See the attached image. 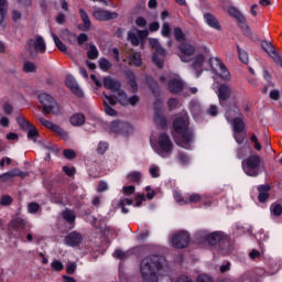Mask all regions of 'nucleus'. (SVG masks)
<instances>
[{
	"mask_svg": "<svg viewBox=\"0 0 282 282\" xmlns=\"http://www.w3.org/2000/svg\"><path fill=\"white\" fill-rule=\"evenodd\" d=\"M180 58L182 63H191L193 61V57L195 56V46L191 43L184 42L180 44Z\"/></svg>",
	"mask_w": 282,
	"mask_h": 282,
	"instance_id": "11",
	"label": "nucleus"
},
{
	"mask_svg": "<svg viewBox=\"0 0 282 282\" xmlns=\"http://www.w3.org/2000/svg\"><path fill=\"white\" fill-rule=\"evenodd\" d=\"M237 116H239V108L237 107L226 112V119L228 122H231L234 127V133H242L243 129H246V123L243 122V119Z\"/></svg>",
	"mask_w": 282,
	"mask_h": 282,
	"instance_id": "7",
	"label": "nucleus"
},
{
	"mask_svg": "<svg viewBox=\"0 0 282 282\" xmlns=\"http://www.w3.org/2000/svg\"><path fill=\"white\" fill-rule=\"evenodd\" d=\"M151 177H160V167L158 165H152L150 167Z\"/></svg>",
	"mask_w": 282,
	"mask_h": 282,
	"instance_id": "63",
	"label": "nucleus"
},
{
	"mask_svg": "<svg viewBox=\"0 0 282 282\" xmlns=\"http://www.w3.org/2000/svg\"><path fill=\"white\" fill-rule=\"evenodd\" d=\"M173 282H193V279L188 275H180Z\"/></svg>",
	"mask_w": 282,
	"mask_h": 282,
	"instance_id": "64",
	"label": "nucleus"
},
{
	"mask_svg": "<svg viewBox=\"0 0 282 282\" xmlns=\"http://www.w3.org/2000/svg\"><path fill=\"white\" fill-rule=\"evenodd\" d=\"M25 175H28L25 172H21L19 169H13L0 175V184H6V182H10V180L14 177H25Z\"/></svg>",
	"mask_w": 282,
	"mask_h": 282,
	"instance_id": "21",
	"label": "nucleus"
},
{
	"mask_svg": "<svg viewBox=\"0 0 282 282\" xmlns=\"http://www.w3.org/2000/svg\"><path fill=\"white\" fill-rule=\"evenodd\" d=\"M270 58L278 65L279 67H282V56L280 55L279 52H274L273 54L270 55Z\"/></svg>",
	"mask_w": 282,
	"mask_h": 282,
	"instance_id": "50",
	"label": "nucleus"
},
{
	"mask_svg": "<svg viewBox=\"0 0 282 282\" xmlns=\"http://www.w3.org/2000/svg\"><path fill=\"white\" fill-rule=\"evenodd\" d=\"M104 109H105V113H107V116H112V117L118 116V112L113 108H111V106H109L107 100H104Z\"/></svg>",
	"mask_w": 282,
	"mask_h": 282,
	"instance_id": "47",
	"label": "nucleus"
},
{
	"mask_svg": "<svg viewBox=\"0 0 282 282\" xmlns=\"http://www.w3.org/2000/svg\"><path fill=\"white\" fill-rule=\"evenodd\" d=\"M0 204L1 206H10V204H12V197H10V195L2 196L0 199Z\"/></svg>",
	"mask_w": 282,
	"mask_h": 282,
	"instance_id": "62",
	"label": "nucleus"
},
{
	"mask_svg": "<svg viewBox=\"0 0 282 282\" xmlns=\"http://www.w3.org/2000/svg\"><path fill=\"white\" fill-rule=\"evenodd\" d=\"M39 122L41 124H43V127H45L46 129H50L51 131H53V133H57L58 137L63 138L64 140H67V138H69V134H67V131H65L63 128H61V126L55 124L54 122L41 117V116H36Z\"/></svg>",
	"mask_w": 282,
	"mask_h": 282,
	"instance_id": "12",
	"label": "nucleus"
},
{
	"mask_svg": "<svg viewBox=\"0 0 282 282\" xmlns=\"http://www.w3.org/2000/svg\"><path fill=\"white\" fill-rule=\"evenodd\" d=\"M63 155L66 160H74V158H76V152L74 150H64Z\"/></svg>",
	"mask_w": 282,
	"mask_h": 282,
	"instance_id": "61",
	"label": "nucleus"
},
{
	"mask_svg": "<svg viewBox=\"0 0 282 282\" xmlns=\"http://www.w3.org/2000/svg\"><path fill=\"white\" fill-rule=\"evenodd\" d=\"M23 72H25V74H32L36 72V65L32 62H25L23 65Z\"/></svg>",
	"mask_w": 282,
	"mask_h": 282,
	"instance_id": "46",
	"label": "nucleus"
},
{
	"mask_svg": "<svg viewBox=\"0 0 282 282\" xmlns=\"http://www.w3.org/2000/svg\"><path fill=\"white\" fill-rule=\"evenodd\" d=\"M209 65L216 74H219L223 80H230V72L221 59H219L218 57L210 58Z\"/></svg>",
	"mask_w": 282,
	"mask_h": 282,
	"instance_id": "8",
	"label": "nucleus"
},
{
	"mask_svg": "<svg viewBox=\"0 0 282 282\" xmlns=\"http://www.w3.org/2000/svg\"><path fill=\"white\" fill-rule=\"evenodd\" d=\"M28 210L31 215H34L39 213V210H41V205H39L37 203H30L28 206Z\"/></svg>",
	"mask_w": 282,
	"mask_h": 282,
	"instance_id": "52",
	"label": "nucleus"
},
{
	"mask_svg": "<svg viewBox=\"0 0 282 282\" xmlns=\"http://www.w3.org/2000/svg\"><path fill=\"white\" fill-rule=\"evenodd\" d=\"M174 199L180 206L188 205V199L184 198V196H182L177 191L174 192Z\"/></svg>",
	"mask_w": 282,
	"mask_h": 282,
	"instance_id": "41",
	"label": "nucleus"
},
{
	"mask_svg": "<svg viewBox=\"0 0 282 282\" xmlns=\"http://www.w3.org/2000/svg\"><path fill=\"white\" fill-rule=\"evenodd\" d=\"M37 98L41 105H43V111L46 116H48V113H53V116H61V106L50 96V94L41 93Z\"/></svg>",
	"mask_w": 282,
	"mask_h": 282,
	"instance_id": "3",
	"label": "nucleus"
},
{
	"mask_svg": "<svg viewBox=\"0 0 282 282\" xmlns=\"http://www.w3.org/2000/svg\"><path fill=\"white\" fill-rule=\"evenodd\" d=\"M28 52L32 58H36L39 54H45L47 52V44H45V39L37 35L28 41Z\"/></svg>",
	"mask_w": 282,
	"mask_h": 282,
	"instance_id": "5",
	"label": "nucleus"
},
{
	"mask_svg": "<svg viewBox=\"0 0 282 282\" xmlns=\"http://www.w3.org/2000/svg\"><path fill=\"white\" fill-rule=\"evenodd\" d=\"M109 149V143L107 142H99L97 148V153H100V155H104V153Z\"/></svg>",
	"mask_w": 282,
	"mask_h": 282,
	"instance_id": "56",
	"label": "nucleus"
},
{
	"mask_svg": "<svg viewBox=\"0 0 282 282\" xmlns=\"http://www.w3.org/2000/svg\"><path fill=\"white\" fill-rule=\"evenodd\" d=\"M174 37L176 41L182 42L184 41V32L180 28L174 29Z\"/></svg>",
	"mask_w": 282,
	"mask_h": 282,
	"instance_id": "59",
	"label": "nucleus"
},
{
	"mask_svg": "<svg viewBox=\"0 0 282 282\" xmlns=\"http://www.w3.org/2000/svg\"><path fill=\"white\" fill-rule=\"evenodd\" d=\"M94 19L97 21H113L118 17L117 12H111L108 10L98 9L93 13Z\"/></svg>",
	"mask_w": 282,
	"mask_h": 282,
	"instance_id": "20",
	"label": "nucleus"
},
{
	"mask_svg": "<svg viewBox=\"0 0 282 282\" xmlns=\"http://www.w3.org/2000/svg\"><path fill=\"white\" fill-rule=\"evenodd\" d=\"M25 226H28V220L21 217H15L11 220V228L15 230V232L25 230Z\"/></svg>",
	"mask_w": 282,
	"mask_h": 282,
	"instance_id": "27",
	"label": "nucleus"
},
{
	"mask_svg": "<svg viewBox=\"0 0 282 282\" xmlns=\"http://www.w3.org/2000/svg\"><path fill=\"white\" fill-rule=\"evenodd\" d=\"M130 63L132 65H135V67H140L142 65V56L140 53H134L130 56Z\"/></svg>",
	"mask_w": 282,
	"mask_h": 282,
	"instance_id": "43",
	"label": "nucleus"
},
{
	"mask_svg": "<svg viewBox=\"0 0 282 282\" xmlns=\"http://www.w3.org/2000/svg\"><path fill=\"white\" fill-rule=\"evenodd\" d=\"M28 138L29 140H33V142H36V138H39V130L36 127L31 126L28 130Z\"/></svg>",
	"mask_w": 282,
	"mask_h": 282,
	"instance_id": "42",
	"label": "nucleus"
},
{
	"mask_svg": "<svg viewBox=\"0 0 282 282\" xmlns=\"http://www.w3.org/2000/svg\"><path fill=\"white\" fill-rule=\"evenodd\" d=\"M196 282H213V276L206 273H203L196 278Z\"/></svg>",
	"mask_w": 282,
	"mask_h": 282,
	"instance_id": "58",
	"label": "nucleus"
},
{
	"mask_svg": "<svg viewBox=\"0 0 282 282\" xmlns=\"http://www.w3.org/2000/svg\"><path fill=\"white\" fill-rule=\"evenodd\" d=\"M159 148L161 149L160 155L165 158L164 154L171 153L173 151V141H171V137L166 133L160 134L158 139Z\"/></svg>",
	"mask_w": 282,
	"mask_h": 282,
	"instance_id": "15",
	"label": "nucleus"
},
{
	"mask_svg": "<svg viewBox=\"0 0 282 282\" xmlns=\"http://www.w3.org/2000/svg\"><path fill=\"white\" fill-rule=\"evenodd\" d=\"M100 55V53L98 52V47H96V45L90 44V47L87 52V56L90 61H96V58H98V56Z\"/></svg>",
	"mask_w": 282,
	"mask_h": 282,
	"instance_id": "38",
	"label": "nucleus"
},
{
	"mask_svg": "<svg viewBox=\"0 0 282 282\" xmlns=\"http://www.w3.org/2000/svg\"><path fill=\"white\" fill-rule=\"evenodd\" d=\"M230 96H232V88H230V86H228L226 84H221L218 87V99H219L220 105L223 102L230 100Z\"/></svg>",
	"mask_w": 282,
	"mask_h": 282,
	"instance_id": "22",
	"label": "nucleus"
},
{
	"mask_svg": "<svg viewBox=\"0 0 282 282\" xmlns=\"http://www.w3.org/2000/svg\"><path fill=\"white\" fill-rule=\"evenodd\" d=\"M248 149H250V148L247 145V147L239 148L237 150L238 160H243V158H246V155H248Z\"/></svg>",
	"mask_w": 282,
	"mask_h": 282,
	"instance_id": "53",
	"label": "nucleus"
},
{
	"mask_svg": "<svg viewBox=\"0 0 282 282\" xmlns=\"http://www.w3.org/2000/svg\"><path fill=\"white\" fill-rule=\"evenodd\" d=\"M172 246L178 250L184 248H188V243L191 241V236L186 231H178L172 237Z\"/></svg>",
	"mask_w": 282,
	"mask_h": 282,
	"instance_id": "9",
	"label": "nucleus"
},
{
	"mask_svg": "<svg viewBox=\"0 0 282 282\" xmlns=\"http://www.w3.org/2000/svg\"><path fill=\"white\" fill-rule=\"evenodd\" d=\"M80 19L83 21L82 30L83 32H89L91 30V20L84 9H79Z\"/></svg>",
	"mask_w": 282,
	"mask_h": 282,
	"instance_id": "29",
	"label": "nucleus"
},
{
	"mask_svg": "<svg viewBox=\"0 0 282 282\" xmlns=\"http://www.w3.org/2000/svg\"><path fill=\"white\" fill-rule=\"evenodd\" d=\"M78 45H83L89 41V36L86 33H82L76 37Z\"/></svg>",
	"mask_w": 282,
	"mask_h": 282,
	"instance_id": "60",
	"label": "nucleus"
},
{
	"mask_svg": "<svg viewBox=\"0 0 282 282\" xmlns=\"http://www.w3.org/2000/svg\"><path fill=\"white\" fill-rule=\"evenodd\" d=\"M147 36H149L148 30L140 31L134 29L128 32L127 41L131 42V45L134 47H138V45H140V43L147 39Z\"/></svg>",
	"mask_w": 282,
	"mask_h": 282,
	"instance_id": "14",
	"label": "nucleus"
},
{
	"mask_svg": "<svg viewBox=\"0 0 282 282\" xmlns=\"http://www.w3.org/2000/svg\"><path fill=\"white\" fill-rule=\"evenodd\" d=\"M113 257L115 259H120L121 261L127 259L129 257V253L128 252H124L120 249H117L115 252H113Z\"/></svg>",
	"mask_w": 282,
	"mask_h": 282,
	"instance_id": "54",
	"label": "nucleus"
},
{
	"mask_svg": "<svg viewBox=\"0 0 282 282\" xmlns=\"http://www.w3.org/2000/svg\"><path fill=\"white\" fill-rule=\"evenodd\" d=\"M204 197L197 193L189 194L187 204H199Z\"/></svg>",
	"mask_w": 282,
	"mask_h": 282,
	"instance_id": "44",
	"label": "nucleus"
},
{
	"mask_svg": "<svg viewBox=\"0 0 282 282\" xmlns=\"http://www.w3.org/2000/svg\"><path fill=\"white\" fill-rule=\"evenodd\" d=\"M6 17V0H0V25L3 23Z\"/></svg>",
	"mask_w": 282,
	"mask_h": 282,
	"instance_id": "57",
	"label": "nucleus"
},
{
	"mask_svg": "<svg viewBox=\"0 0 282 282\" xmlns=\"http://www.w3.org/2000/svg\"><path fill=\"white\" fill-rule=\"evenodd\" d=\"M99 67L102 72H109L111 69V62L109 59L101 57L99 61Z\"/></svg>",
	"mask_w": 282,
	"mask_h": 282,
	"instance_id": "40",
	"label": "nucleus"
},
{
	"mask_svg": "<svg viewBox=\"0 0 282 282\" xmlns=\"http://www.w3.org/2000/svg\"><path fill=\"white\" fill-rule=\"evenodd\" d=\"M63 39L64 41H66L67 43H69L70 45H74V43H76V34L69 32V31H66L64 34H63Z\"/></svg>",
	"mask_w": 282,
	"mask_h": 282,
	"instance_id": "45",
	"label": "nucleus"
},
{
	"mask_svg": "<svg viewBox=\"0 0 282 282\" xmlns=\"http://www.w3.org/2000/svg\"><path fill=\"white\" fill-rule=\"evenodd\" d=\"M204 19H205V23H207L209 28H213V30H218V31L221 30V24H219V20H217V18L214 14L205 13Z\"/></svg>",
	"mask_w": 282,
	"mask_h": 282,
	"instance_id": "26",
	"label": "nucleus"
},
{
	"mask_svg": "<svg viewBox=\"0 0 282 282\" xmlns=\"http://www.w3.org/2000/svg\"><path fill=\"white\" fill-rule=\"evenodd\" d=\"M209 246H217L219 242L224 241V234L221 232H212L206 237Z\"/></svg>",
	"mask_w": 282,
	"mask_h": 282,
	"instance_id": "30",
	"label": "nucleus"
},
{
	"mask_svg": "<svg viewBox=\"0 0 282 282\" xmlns=\"http://www.w3.org/2000/svg\"><path fill=\"white\" fill-rule=\"evenodd\" d=\"M259 196L258 199L261 204L268 202V198L270 197V185H260L258 187Z\"/></svg>",
	"mask_w": 282,
	"mask_h": 282,
	"instance_id": "28",
	"label": "nucleus"
},
{
	"mask_svg": "<svg viewBox=\"0 0 282 282\" xmlns=\"http://www.w3.org/2000/svg\"><path fill=\"white\" fill-rule=\"evenodd\" d=\"M167 87L171 94H180L184 89V82L180 78H173L167 83Z\"/></svg>",
	"mask_w": 282,
	"mask_h": 282,
	"instance_id": "25",
	"label": "nucleus"
},
{
	"mask_svg": "<svg viewBox=\"0 0 282 282\" xmlns=\"http://www.w3.org/2000/svg\"><path fill=\"white\" fill-rule=\"evenodd\" d=\"M150 45L155 50L153 56H152V63L159 67V69H162L164 67V56H166V50H164L160 45V41L158 39H150Z\"/></svg>",
	"mask_w": 282,
	"mask_h": 282,
	"instance_id": "6",
	"label": "nucleus"
},
{
	"mask_svg": "<svg viewBox=\"0 0 282 282\" xmlns=\"http://www.w3.org/2000/svg\"><path fill=\"white\" fill-rule=\"evenodd\" d=\"M142 282H160L169 273L166 260L162 256H148L140 262Z\"/></svg>",
	"mask_w": 282,
	"mask_h": 282,
	"instance_id": "1",
	"label": "nucleus"
},
{
	"mask_svg": "<svg viewBox=\"0 0 282 282\" xmlns=\"http://www.w3.org/2000/svg\"><path fill=\"white\" fill-rule=\"evenodd\" d=\"M66 87L70 89L75 94V96H78V98H83V89H80V86H78V83H76V79L68 75L65 80Z\"/></svg>",
	"mask_w": 282,
	"mask_h": 282,
	"instance_id": "23",
	"label": "nucleus"
},
{
	"mask_svg": "<svg viewBox=\"0 0 282 282\" xmlns=\"http://www.w3.org/2000/svg\"><path fill=\"white\" fill-rule=\"evenodd\" d=\"M237 50H238V56L241 63H248L249 61L248 53L246 51H242L241 47H239V45L237 46Z\"/></svg>",
	"mask_w": 282,
	"mask_h": 282,
	"instance_id": "51",
	"label": "nucleus"
},
{
	"mask_svg": "<svg viewBox=\"0 0 282 282\" xmlns=\"http://www.w3.org/2000/svg\"><path fill=\"white\" fill-rule=\"evenodd\" d=\"M203 52L204 53L197 54L192 63V69L196 72V76H199V74H202L204 61H206V56H208V48L206 46L203 47Z\"/></svg>",
	"mask_w": 282,
	"mask_h": 282,
	"instance_id": "17",
	"label": "nucleus"
},
{
	"mask_svg": "<svg viewBox=\"0 0 282 282\" xmlns=\"http://www.w3.org/2000/svg\"><path fill=\"white\" fill-rule=\"evenodd\" d=\"M271 213L275 217H281V214H282V206H281V204H276V203L272 204L271 205Z\"/></svg>",
	"mask_w": 282,
	"mask_h": 282,
	"instance_id": "48",
	"label": "nucleus"
},
{
	"mask_svg": "<svg viewBox=\"0 0 282 282\" xmlns=\"http://www.w3.org/2000/svg\"><path fill=\"white\" fill-rule=\"evenodd\" d=\"M227 12L229 15L232 17V19L237 21L238 28H240L242 32H250V26L246 22V17L243 15V13H241V11H239V9H237L236 7H229Z\"/></svg>",
	"mask_w": 282,
	"mask_h": 282,
	"instance_id": "10",
	"label": "nucleus"
},
{
	"mask_svg": "<svg viewBox=\"0 0 282 282\" xmlns=\"http://www.w3.org/2000/svg\"><path fill=\"white\" fill-rule=\"evenodd\" d=\"M127 78H128V85H130L132 94L138 93V83L135 82V74L128 72Z\"/></svg>",
	"mask_w": 282,
	"mask_h": 282,
	"instance_id": "34",
	"label": "nucleus"
},
{
	"mask_svg": "<svg viewBox=\"0 0 282 282\" xmlns=\"http://www.w3.org/2000/svg\"><path fill=\"white\" fill-rule=\"evenodd\" d=\"M70 123L74 127H83L85 124V115L83 113H75L70 117Z\"/></svg>",
	"mask_w": 282,
	"mask_h": 282,
	"instance_id": "32",
	"label": "nucleus"
},
{
	"mask_svg": "<svg viewBox=\"0 0 282 282\" xmlns=\"http://www.w3.org/2000/svg\"><path fill=\"white\" fill-rule=\"evenodd\" d=\"M147 84L149 85L150 89L153 91V94H155L156 89H158V82L153 80V77L151 76H147L145 77Z\"/></svg>",
	"mask_w": 282,
	"mask_h": 282,
	"instance_id": "49",
	"label": "nucleus"
},
{
	"mask_svg": "<svg viewBox=\"0 0 282 282\" xmlns=\"http://www.w3.org/2000/svg\"><path fill=\"white\" fill-rule=\"evenodd\" d=\"M64 243L66 246H69L70 248H76V246L83 243V234L78 231H73L68 234L64 239Z\"/></svg>",
	"mask_w": 282,
	"mask_h": 282,
	"instance_id": "19",
	"label": "nucleus"
},
{
	"mask_svg": "<svg viewBox=\"0 0 282 282\" xmlns=\"http://www.w3.org/2000/svg\"><path fill=\"white\" fill-rule=\"evenodd\" d=\"M155 124L158 127H166V117L162 115V101L156 100L154 102V118H153Z\"/></svg>",
	"mask_w": 282,
	"mask_h": 282,
	"instance_id": "18",
	"label": "nucleus"
},
{
	"mask_svg": "<svg viewBox=\"0 0 282 282\" xmlns=\"http://www.w3.org/2000/svg\"><path fill=\"white\" fill-rule=\"evenodd\" d=\"M188 113L181 112L178 117L173 121L174 131L181 135L175 142L177 147L182 149H191V143L193 142V131L188 129Z\"/></svg>",
	"mask_w": 282,
	"mask_h": 282,
	"instance_id": "2",
	"label": "nucleus"
},
{
	"mask_svg": "<svg viewBox=\"0 0 282 282\" xmlns=\"http://www.w3.org/2000/svg\"><path fill=\"white\" fill-rule=\"evenodd\" d=\"M242 171L249 177L259 176V169H261V156L253 154L242 161Z\"/></svg>",
	"mask_w": 282,
	"mask_h": 282,
	"instance_id": "4",
	"label": "nucleus"
},
{
	"mask_svg": "<svg viewBox=\"0 0 282 282\" xmlns=\"http://www.w3.org/2000/svg\"><path fill=\"white\" fill-rule=\"evenodd\" d=\"M177 160H178V162H181V164H184V165H186V164H188V162H191V158H188V155H186L185 153H182V152H180L177 154Z\"/></svg>",
	"mask_w": 282,
	"mask_h": 282,
	"instance_id": "55",
	"label": "nucleus"
},
{
	"mask_svg": "<svg viewBox=\"0 0 282 282\" xmlns=\"http://www.w3.org/2000/svg\"><path fill=\"white\" fill-rule=\"evenodd\" d=\"M62 217L65 219V221H67V224H74V221H76V214L72 209L66 208L64 212H62Z\"/></svg>",
	"mask_w": 282,
	"mask_h": 282,
	"instance_id": "33",
	"label": "nucleus"
},
{
	"mask_svg": "<svg viewBox=\"0 0 282 282\" xmlns=\"http://www.w3.org/2000/svg\"><path fill=\"white\" fill-rule=\"evenodd\" d=\"M261 47L262 50H264V52H267L268 56L276 52V48H274V45H272V42L267 40L261 42Z\"/></svg>",
	"mask_w": 282,
	"mask_h": 282,
	"instance_id": "36",
	"label": "nucleus"
},
{
	"mask_svg": "<svg viewBox=\"0 0 282 282\" xmlns=\"http://www.w3.org/2000/svg\"><path fill=\"white\" fill-rule=\"evenodd\" d=\"M51 36H52V39H53V41H54V43H55V46L57 47V50H58L59 52H63V53L67 52V46H65L64 43H63V41H61V39H58V35H57V34H55L54 32H52V33H51Z\"/></svg>",
	"mask_w": 282,
	"mask_h": 282,
	"instance_id": "35",
	"label": "nucleus"
},
{
	"mask_svg": "<svg viewBox=\"0 0 282 282\" xmlns=\"http://www.w3.org/2000/svg\"><path fill=\"white\" fill-rule=\"evenodd\" d=\"M17 122L23 131H28L32 127V123L21 116L17 118Z\"/></svg>",
	"mask_w": 282,
	"mask_h": 282,
	"instance_id": "39",
	"label": "nucleus"
},
{
	"mask_svg": "<svg viewBox=\"0 0 282 282\" xmlns=\"http://www.w3.org/2000/svg\"><path fill=\"white\" fill-rule=\"evenodd\" d=\"M127 180L131 184H140V180H142V173L140 172H131L127 175Z\"/></svg>",
	"mask_w": 282,
	"mask_h": 282,
	"instance_id": "37",
	"label": "nucleus"
},
{
	"mask_svg": "<svg viewBox=\"0 0 282 282\" xmlns=\"http://www.w3.org/2000/svg\"><path fill=\"white\" fill-rule=\"evenodd\" d=\"M104 87L106 89H110V91L115 94V97L117 98V100H120V98L122 97V94H124V90H122V85L120 84V82L111 77L104 78Z\"/></svg>",
	"mask_w": 282,
	"mask_h": 282,
	"instance_id": "13",
	"label": "nucleus"
},
{
	"mask_svg": "<svg viewBox=\"0 0 282 282\" xmlns=\"http://www.w3.org/2000/svg\"><path fill=\"white\" fill-rule=\"evenodd\" d=\"M138 102H140V97L134 95L128 98L127 93H121V97H119L118 99V104L122 105L123 107H127V105H131L132 107H135Z\"/></svg>",
	"mask_w": 282,
	"mask_h": 282,
	"instance_id": "24",
	"label": "nucleus"
},
{
	"mask_svg": "<svg viewBox=\"0 0 282 282\" xmlns=\"http://www.w3.org/2000/svg\"><path fill=\"white\" fill-rule=\"evenodd\" d=\"M110 131H112V133H118L119 135H129V133L133 131V127L124 121H112Z\"/></svg>",
	"mask_w": 282,
	"mask_h": 282,
	"instance_id": "16",
	"label": "nucleus"
},
{
	"mask_svg": "<svg viewBox=\"0 0 282 282\" xmlns=\"http://www.w3.org/2000/svg\"><path fill=\"white\" fill-rule=\"evenodd\" d=\"M189 111H191L192 116H194V118H199V116L203 112L202 105H199V102H197V101H191Z\"/></svg>",
	"mask_w": 282,
	"mask_h": 282,
	"instance_id": "31",
	"label": "nucleus"
}]
</instances>
